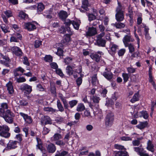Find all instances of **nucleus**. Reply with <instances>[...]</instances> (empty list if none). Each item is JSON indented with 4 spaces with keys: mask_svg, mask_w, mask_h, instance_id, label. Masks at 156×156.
<instances>
[{
    "mask_svg": "<svg viewBox=\"0 0 156 156\" xmlns=\"http://www.w3.org/2000/svg\"><path fill=\"white\" fill-rule=\"evenodd\" d=\"M0 116H3L7 122L11 123L13 121V117H14V115L9 110H7L5 112L3 109L0 108Z\"/></svg>",
    "mask_w": 156,
    "mask_h": 156,
    "instance_id": "f257e3e1",
    "label": "nucleus"
},
{
    "mask_svg": "<svg viewBox=\"0 0 156 156\" xmlns=\"http://www.w3.org/2000/svg\"><path fill=\"white\" fill-rule=\"evenodd\" d=\"M114 115L112 113H108L105 118V125L107 128L110 127L113 125L114 121Z\"/></svg>",
    "mask_w": 156,
    "mask_h": 156,
    "instance_id": "f03ea898",
    "label": "nucleus"
},
{
    "mask_svg": "<svg viewBox=\"0 0 156 156\" xmlns=\"http://www.w3.org/2000/svg\"><path fill=\"white\" fill-rule=\"evenodd\" d=\"M9 128L8 126L4 125L0 126V136L5 138H8L10 136V133L9 132Z\"/></svg>",
    "mask_w": 156,
    "mask_h": 156,
    "instance_id": "7ed1b4c3",
    "label": "nucleus"
},
{
    "mask_svg": "<svg viewBox=\"0 0 156 156\" xmlns=\"http://www.w3.org/2000/svg\"><path fill=\"white\" fill-rule=\"evenodd\" d=\"M104 36L103 33H100L97 36V40L96 41L97 45L99 46L104 47L106 44L105 41L102 38Z\"/></svg>",
    "mask_w": 156,
    "mask_h": 156,
    "instance_id": "20e7f679",
    "label": "nucleus"
},
{
    "mask_svg": "<svg viewBox=\"0 0 156 156\" xmlns=\"http://www.w3.org/2000/svg\"><path fill=\"white\" fill-rule=\"evenodd\" d=\"M38 23L36 22H28L25 23L24 25V28L29 31H32L36 29V24Z\"/></svg>",
    "mask_w": 156,
    "mask_h": 156,
    "instance_id": "39448f33",
    "label": "nucleus"
},
{
    "mask_svg": "<svg viewBox=\"0 0 156 156\" xmlns=\"http://www.w3.org/2000/svg\"><path fill=\"white\" fill-rule=\"evenodd\" d=\"M19 142L16 140H10L4 150H8L16 148L17 147Z\"/></svg>",
    "mask_w": 156,
    "mask_h": 156,
    "instance_id": "423d86ee",
    "label": "nucleus"
},
{
    "mask_svg": "<svg viewBox=\"0 0 156 156\" xmlns=\"http://www.w3.org/2000/svg\"><path fill=\"white\" fill-rule=\"evenodd\" d=\"M11 50L13 54L18 57H21L23 54L21 49L19 47L17 46L12 47Z\"/></svg>",
    "mask_w": 156,
    "mask_h": 156,
    "instance_id": "0eeeda50",
    "label": "nucleus"
},
{
    "mask_svg": "<svg viewBox=\"0 0 156 156\" xmlns=\"http://www.w3.org/2000/svg\"><path fill=\"white\" fill-rule=\"evenodd\" d=\"M41 122L42 126H45L47 124H51L52 120L50 117L48 116H44L41 118Z\"/></svg>",
    "mask_w": 156,
    "mask_h": 156,
    "instance_id": "6e6552de",
    "label": "nucleus"
},
{
    "mask_svg": "<svg viewBox=\"0 0 156 156\" xmlns=\"http://www.w3.org/2000/svg\"><path fill=\"white\" fill-rule=\"evenodd\" d=\"M96 29L93 27H89L88 31L86 32V36L87 37L93 36L97 34Z\"/></svg>",
    "mask_w": 156,
    "mask_h": 156,
    "instance_id": "1a4fd4ad",
    "label": "nucleus"
},
{
    "mask_svg": "<svg viewBox=\"0 0 156 156\" xmlns=\"http://www.w3.org/2000/svg\"><path fill=\"white\" fill-rule=\"evenodd\" d=\"M105 70V71L103 73L102 75L108 80H110L113 77V74L109 69L106 68Z\"/></svg>",
    "mask_w": 156,
    "mask_h": 156,
    "instance_id": "9d476101",
    "label": "nucleus"
},
{
    "mask_svg": "<svg viewBox=\"0 0 156 156\" xmlns=\"http://www.w3.org/2000/svg\"><path fill=\"white\" fill-rule=\"evenodd\" d=\"M2 58L3 59V60H1L0 63L6 67H9L10 66L9 65L10 62V59L8 57L4 55L2 56Z\"/></svg>",
    "mask_w": 156,
    "mask_h": 156,
    "instance_id": "9b49d317",
    "label": "nucleus"
},
{
    "mask_svg": "<svg viewBox=\"0 0 156 156\" xmlns=\"http://www.w3.org/2000/svg\"><path fill=\"white\" fill-rule=\"evenodd\" d=\"M20 114L23 118L25 121L27 123L30 124L32 123L33 120L30 116L23 112H20Z\"/></svg>",
    "mask_w": 156,
    "mask_h": 156,
    "instance_id": "f8f14e48",
    "label": "nucleus"
},
{
    "mask_svg": "<svg viewBox=\"0 0 156 156\" xmlns=\"http://www.w3.org/2000/svg\"><path fill=\"white\" fill-rule=\"evenodd\" d=\"M20 89L22 91H26L29 94L32 91V87L26 83L20 86Z\"/></svg>",
    "mask_w": 156,
    "mask_h": 156,
    "instance_id": "ddd939ff",
    "label": "nucleus"
},
{
    "mask_svg": "<svg viewBox=\"0 0 156 156\" xmlns=\"http://www.w3.org/2000/svg\"><path fill=\"white\" fill-rule=\"evenodd\" d=\"M134 40L132 39L131 36L128 35H125L122 39V41L126 47H127V45L129 44L130 42H133Z\"/></svg>",
    "mask_w": 156,
    "mask_h": 156,
    "instance_id": "4468645a",
    "label": "nucleus"
},
{
    "mask_svg": "<svg viewBox=\"0 0 156 156\" xmlns=\"http://www.w3.org/2000/svg\"><path fill=\"white\" fill-rule=\"evenodd\" d=\"M58 16L59 18L62 20H65L68 16L67 12L63 10L60 11L58 13Z\"/></svg>",
    "mask_w": 156,
    "mask_h": 156,
    "instance_id": "2eb2a0df",
    "label": "nucleus"
},
{
    "mask_svg": "<svg viewBox=\"0 0 156 156\" xmlns=\"http://www.w3.org/2000/svg\"><path fill=\"white\" fill-rule=\"evenodd\" d=\"M47 148L48 151L50 153L54 152L56 150L55 146L52 143H50L48 144L47 146Z\"/></svg>",
    "mask_w": 156,
    "mask_h": 156,
    "instance_id": "dca6fc26",
    "label": "nucleus"
},
{
    "mask_svg": "<svg viewBox=\"0 0 156 156\" xmlns=\"http://www.w3.org/2000/svg\"><path fill=\"white\" fill-rule=\"evenodd\" d=\"M115 19L118 22H121L124 19V15L123 12L116 13L115 15Z\"/></svg>",
    "mask_w": 156,
    "mask_h": 156,
    "instance_id": "f3484780",
    "label": "nucleus"
},
{
    "mask_svg": "<svg viewBox=\"0 0 156 156\" xmlns=\"http://www.w3.org/2000/svg\"><path fill=\"white\" fill-rule=\"evenodd\" d=\"M73 34L72 32L69 33V34L65 35L64 39L61 41V43L64 44H67L69 42L70 39V36Z\"/></svg>",
    "mask_w": 156,
    "mask_h": 156,
    "instance_id": "a211bd4d",
    "label": "nucleus"
},
{
    "mask_svg": "<svg viewBox=\"0 0 156 156\" xmlns=\"http://www.w3.org/2000/svg\"><path fill=\"white\" fill-rule=\"evenodd\" d=\"M110 49L113 53H115L116 51L119 49L118 46L113 42H111L110 44Z\"/></svg>",
    "mask_w": 156,
    "mask_h": 156,
    "instance_id": "6ab92c4d",
    "label": "nucleus"
},
{
    "mask_svg": "<svg viewBox=\"0 0 156 156\" xmlns=\"http://www.w3.org/2000/svg\"><path fill=\"white\" fill-rule=\"evenodd\" d=\"M154 146L152 144L151 141L150 140H148L147 142V149L151 152H153L154 151Z\"/></svg>",
    "mask_w": 156,
    "mask_h": 156,
    "instance_id": "aec40b11",
    "label": "nucleus"
},
{
    "mask_svg": "<svg viewBox=\"0 0 156 156\" xmlns=\"http://www.w3.org/2000/svg\"><path fill=\"white\" fill-rule=\"evenodd\" d=\"M7 90L9 93L10 94L13 93L14 92V89L12 85V83L11 81H9L6 85Z\"/></svg>",
    "mask_w": 156,
    "mask_h": 156,
    "instance_id": "412c9836",
    "label": "nucleus"
},
{
    "mask_svg": "<svg viewBox=\"0 0 156 156\" xmlns=\"http://www.w3.org/2000/svg\"><path fill=\"white\" fill-rule=\"evenodd\" d=\"M59 98L62 101L65 108L68 109L69 105L66 97H63L62 94H61L59 96Z\"/></svg>",
    "mask_w": 156,
    "mask_h": 156,
    "instance_id": "4be33fe9",
    "label": "nucleus"
},
{
    "mask_svg": "<svg viewBox=\"0 0 156 156\" xmlns=\"http://www.w3.org/2000/svg\"><path fill=\"white\" fill-rule=\"evenodd\" d=\"M134 151L140 155L144 152V149L142 147V145L141 144L139 147H136L133 148Z\"/></svg>",
    "mask_w": 156,
    "mask_h": 156,
    "instance_id": "5701e85b",
    "label": "nucleus"
},
{
    "mask_svg": "<svg viewBox=\"0 0 156 156\" xmlns=\"http://www.w3.org/2000/svg\"><path fill=\"white\" fill-rule=\"evenodd\" d=\"M112 25L114 27H115L117 28L118 29L123 28L126 26L124 23L121 22L115 23L112 24Z\"/></svg>",
    "mask_w": 156,
    "mask_h": 156,
    "instance_id": "b1692460",
    "label": "nucleus"
},
{
    "mask_svg": "<svg viewBox=\"0 0 156 156\" xmlns=\"http://www.w3.org/2000/svg\"><path fill=\"white\" fill-rule=\"evenodd\" d=\"M115 156H129L127 152L125 150L119 151L115 152Z\"/></svg>",
    "mask_w": 156,
    "mask_h": 156,
    "instance_id": "393cba45",
    "label": "nucleus"
},
{
    "mask_svg": "<svg viewBox=\"0 0 156 156\" xmlns=\"http://www.w3.org/2000/svg\"><path fill=\"white\" fill-rule=\"evenodd\" d=\"M53 9H50L48 11H47L46 13L47 14H44V16L48 19H51L52 18V15L53 14Z\"/></svg>",
    "mask_w": 156,
    "mask_h": 156,
    "instance_id": "a878e982",
    "label": "nucleus"
},
{
    "mask_svg": "<svg viewBox=\"0 0 156 156\" xmlns=\"http://www.w3.org/2000/svg\"><path fill=\"white\" fill-rule=\"evenodd\" d=\"M147 121L140 122V123L136 126V127L138 128L141 129L144 128L147 126Z\"/></svg>",
    "mask_w": 156,
    "mask_h": 156,
    "instance_id": "bb28decb",
    "label": "nucleus"
},
{
    "mask_svg": "<svg viewBox=\"0 0 156 156\" xmlns=\"http://www.w3.org/2000/svg\"><path fill=\"white\" fill-rule=\"evenodd\" d=\"M89 5V3L88 0H83L82 2V5L81 7L84 9L85 11H88V6Z\"/></svg>",
    "mask_w": 156,
    "mask_h": 156,
    "instance_id": "cd10ccee",
    "label": "nucleus"
},
{
    "mask_svg": "<svg viewBox=\"0 0 156 156\" xmlns=\"http://www.w3.org/2000/svg\"><path fill=\"white\" fill-rule=\"evenodd\" d=\"M91 58L96 62H99L101 56L97 54H92L90 55Z\"/></svg>",
    "mask_w": 156,
    "mask_h": 156,
    "instance_id": "c85d7f7f",
    "label": "nucleus"
},
{
    "mask_svg": "<svg viewBox=\"0 0 156 156\" xmlns=\"http://www.w3.org/2000/svg\"><path fill=\"white\" fill-rule=\"evenodd\" d=\"M118 5L116 7V13H119L121 12H123L122 11L123 7L121 5V3L119 1H118Z\"/></svg>",
    "mask_w": 156,
    "mask_h": 156,
    "instance_id": "c756f323",
    "label": "nucleus"
},
{
    "mask_svg": "<svg viewBox=\"0 0 156 156\" xmlns=\"http://www.w3.org/2000/svg\"><path fill=\"white\" fill-rule=\"evenodd\" d=\"M2 31L5 33H6L10 32L9 27L4 24H2L0 26Z\"/></svg>",
    "mask_w": 156,
    "mask_h": 156,
    "instance_id": "7c9ffc66",
    "label": "nucleus"
},
{
    "mask_svg": "<svg viewBox=\"0 0 156 156\" xmlns=\"http://www.w3.org/2000/svg\"><path fill=\"white\" fill-rule=\"evenodd\" d=\"M140 114L139 117H143L145 119H147L148 117V114L146 111H142L140 112Z\"/></svg>",
    "mask_w": 156,
    "mask_h": 156,
    "instance_id": "2f4dec72",
    "label": "nucleus"
},
{
    "mask_svg": "<svg viewBox=\"0 0 156 156\" xmlns=\"http://www.w3.org/2000/svg\"><path fill=\"white\" fill-rule=\"evenodd\" d=\"M57 106L58 110L60 112H63L64 110V109L59 100H58L57 101Z\"/></svg>",
    "mask_w": 156,
    "mask_h": 156,
    "instance_id": "473e14b6",
    "label": "nucleus"
},
{
    "mask_svg": "<svg viewBox=\"0 0 156 156\" xmlns=\"http://www.w3.org/2000/svg\"><path fill=\"white\" fill-rule=\"evenodd\" d=\"M62 135L58 133L55 134L51 138L52 141H57L59 139H62Z\"/></svg>",
    "mask_w": 156,
    "mask_h": 156,
    "instance_id": "72a5a7b5",
    "label": "nucleus"
},
{
    "mask_svg": "<svg viewBox=\"0 0 156 156\" xmlns=\"http://www.w3.org/2000/svg\"><path fill=\"white\" fill-rule=\"evenodd\" d=\"M85 109V107L83 104L80 103L78 105L76 108V110L78 112H82Z\"/></svg>",
    "mask_w": 156,
    "mask_h": 156,
    "instance_id": "f704fd0d",
    "label": "nucleus"
},
{
    "mask_svg": "<svg viewBox=\"0 0 156 156\" xmlns=\"http://www.w3.org/2000/svg\"><path fill=\"white\" fill-rule=\"evenodd\" d=\"M66 73L69 76L71 75L73 73V68L69 66H68L66 67Z\"/></svg>",
    "mask_w": 156,
    "mask_h": 156,
    "instance_id": "c9c22d12",
    "label": "nucleus"
},
{
    "mask_svg": "<svg viewBox=\"0 0 156 156\" xmlns=\"http://www.w3.org/2000/svg\"><path fill=\"white\" fill-rule=\"evenodd\" d=\"M80 21H76L73 20L72 25L74 27V28L76 30H78L80 25Z\"/></svg>",
    "mask_w": 156,
    "mask_h": 156,
    "instance_id": "e433bc0d",
    "label": "nucleus"
},
{
    "mask_svg": "<svg viewBox=\"0 0 156 156\" xmlns=\"http://www.w3.org/2000/svg\"><path fill=\"white\" fill-rule=\"evenodd\" d=\"M19 16L22 19L25 20L28 17V15L23 11L20 12L19 13Z\"/></svg>",
    "mask_w": 156,
    "mask_h": 156,
    "instance_id": "4c0bfd02",
    "label": "nucleus"
},
{
    "mask_svg": "<svg viewBox=\"0 0 156 156\" xmlns=\"http://www.w3.org/2000/svg\"><path fill=\"white\" fill-rule=\"evenodd\" d=\"M90 99L93 101L94 103H98L100 100V98L98 97L93 95L91 96Z\"/></svg>",
    "mask_w": 156,
    "mask_h": 156,
    "instance_id": "58836bf2",
    "label": "nucleus"
},
{
    "mask_svg": "<svg viewBox=\"0 0 156 156\" xmlns=\"http://www.w3.org/2000/svg\"><path fill=\"white\" fill-rule=\"evenodd\" d=\"M91 82L93 85H96V83H98V81L97 77V75H94L91 78Z\"/></svg>",
    "mask_w": 156,
    "mask_h": 156,
    "instance_id": "ea45409f",
    "label": "nucleus"
},
{
    "mask_svg": "<svg viewBox=\"0 0 156 156\" xmlns=\"http://www.w3.org/2000/svg\"><path fill=\"white\" fill-rule=\"evenodd\" d=\"M77 103L78 101L75 100L70 101L69 102V104L71 108H72L74 106H76Z\"/></svg>",
    "mask_w": 156,
    "mask_h": 156,
    "instance_id": "a19ab883",
    "label": "nucleus"
},
{
    "mask_svg": "<svg viewBox=\"0 0 156 156\" xmlns=\"http://www.w3.org/2000/svg\"><path fill=\"white\" fill-rule=\"evenodd\" d=\"M127 47H128L130 53H133L135 51V48L133 44L130 43L127 45Z\"/></svg>",
    "mask_w": 156,
    "mask_h": 156,
    "instance_id": "79ce46f5",
    "label": "nucleus"
},
{
    "mask_svg": "<svg viewBox=\"0 0 156 156\" xmlns=\"http://www.w3.org/2000/svg\"><path fill=\"white\" fill-rule=\"evenodd\" d=\"M138 95V93L135 94L133 96L132 99L130 100V101L132 103H133L134 102L138 101L139 100Z\"/></svg>",
    "mask_w": 156,
    "mask_h": 156,
    "instance_id": "37998d69",
    "label": "nucleus"
},
{
    "mask_svg": "<svg viewBox=\"0 0 156 156\" xmlns=\"http://www.w3.org/2000/svg\"><path fill=\"white\" fill-rule=\"evenodd\" d=\"M37 140V147L40 150H41L42 148V142L41 141V140L39 138H36Z\"/></svg>",
    "mask_w": 156,
    "mask_h": 156,
    "instance_id": "c03bdc74",
    "label": "nucleus"
},
{
    "mask_svg": "<svg viewBox=\"0 0 156 156\" xmlns=\"http://www.w3.org/2000/svg\"><path fill=\"white\" fill-rule=\"evenodd\" d=\"M44 9V5L42 3H38L37 6V11L41 12Z\"/></svg>",
    "mask_w": 156,
    "mask_h": 156,
    "instance_id": "a18cd8bd",
    "label": "nucleus"
},
{
    "mask_svg": "<svg viewBox=\"0 0 156 156\" xmlns=\"http://www.w3.org/2000/svg\"><path fill=\"white\" fill-rule=\"evenodd\" d=\"M44 126L42 133L43 135H45L48 134L50 131L51 130L50 128H48L45 126Z\"/></svg>",
    "mask_w": 156,
    "mask_h": 156,
    "instance_id": "49530a36",
    "label": "nucleus"
},
{
    "mask_svg": "<svg viewBox=\"0 0 156 156\" xmlns=\"http://www.w3.org/2000/svg\"><path fill=\"white\" fill-rule=\"evenodd\" d=\"M64 21V24L67 27H69L71 24H72L73 20H71L69 19H66Z\"/></svg>",
    "mask_w": 156,
    "mask_h": 156,
    "instance_id": "de8ad7c7",
    "label": "nucleus"
},
{
    "mask_svg": "<svg viewBox=\"0 0 156 156\" xmlns=\"http://www.w3.org/2000/svg\"><path fill=\"white\" fill-rule=\"evenodd\" d=\"M122 76L123 77L124 82H126L129 78V75L128 74L126 73H123Z\"/></svg>",
    "mask_w": 156,
    "mask_h": 156,
    "instance_id": "09e8293b",
    "label": "nucleus"
},
{
    "mask_svg": "<svg viewBox=\"0 0 156 156\" xmlns=\"http://www.w3.org/2000/svg\"><path fill=\"white\" fill-rule=\"evenodd\" d=\"M127 69L128 72L130 73H133L136 71V69L133 68L132 66L127 68Z\"/></svg>",
    "mask_w": 156,
    "mask_h": 156,
    "instance_id": "8fccbe9b",
    "label": "nucleus"
},
{
    "mask_svg": "<svg viewBox=\"0 0 156 156\" xmlns=\"http://www.w3.org/2000/svg\"><path fill=\"white\" fill-rule=\"evenodd\" d=\"M131 55V57L132 58H137L138 57L140 56V53L138 51L134 53H133Z\"/></svg>",
    "mask_w": 156,
    "mask_h": 156,
    "instance_id": "3c124183",
    "label": "nucleus"
},
{
    "mask_svg": "<svg viewBox=\"0 0 156 156\" xmlns=\"http://www.w3.org/2000/svg\"><path fill=\"white\" fill-rule=\"evenodd\" d=\"M26 81V79L23 77H20L19 78H16V81L18 83H20L25 82Z\"/></svg>",
    "mask_w": 156,
    "mask_h": 156,
    "instance_id": "603ef678",
    "label": "nucleus"
},
{
    "mask_svg": "<svg viewBox=\"0 0 156 156\" xmlns=\"http://www.w3.org/2000/svg\"><path fill=\"white\" fill-rule=\"evenodd\" d=\"M44 60L46 62H51L52 60V57L50 55H46L44 58Z\"/></svg>",
    "mask_w": 156,
    "mask_h": 156,
    "instance_id": "864d4df0",
    "label": "nucleus"
},
{
    "mask_svg": "<svg viewBox=\"0 0 156 156\" xmlns=\"http://www.w3.org/2000/svg\"><path fill=\"white\" fill-rule=\"evenodd\" d=\"M72 58L70 57L66 58L64 59V62L66 65L69 64L72 62Z\"/></svg>",
    "mask_w": 156,
    "mask_h": 156,
    "instance_id": "5fc2aeb1",
    "label": "nucleus"
},
{
    "mask_svg": "<svg viewBox=\"0 0 156 156\" xmlns=\"http://www.w3.org/2000/svg\"><path fill=\"white\" fill-rule=\"evenodd\" d=\"M89 20L90 21L94 20L96 19V16L92 14H89L88 15Z\"/></svg>",
    "mask_w": 156,
    "mask_h": 156,
    "instance_id": "6e6d98bb",
    "label": "nucleus"
},
{
    "mask_svg": "<svg viewBox=\"0 0 156 156\" xmlns=\"http://www.w3.org/2000/svg\"><path fill=\"white\" fill-rule=\"evenodd\" d=\"M4 13L8 18L12 16V12L10 10H8L4 11Z\"/></svg>",
    "mask_w": 156,
    "mask_h": 156,
    "instance_id": "4d7b16f0",
    "label": "nucleus"
},
{
    "mask_svg": "<svg viewBox=\"0 0 156 156\" xmlns=\"http://www.w3.org/2000/svg\"><path fill=\"white\" fill-rule=\"evenodd\" d=\"M37 89L41 91H44L45 89L40 84H37Z\"/></svg>",
    "mask_w": 156,
    "mask_h": 156,
    "instance_id": "13d9d810",
    "label": "nucleus"
},
{
    "mask_svg": "<svg viewBox=\"0 0 156 156\" xmlns=\"http://www.w3.org/2000/svg\"><path fill=\"white\" fill-rule=\"evenodd\" d=\"M99 29H100V31L101 32V33H103L104 34V35H105V33L104 32V31L105 29V27L102 24H101V25H99Z\"/></svg>",
    "mask_w": 156,
    "mask_h": 156,
    "instance_id": "bf43d9fd",
    "label": "nucleus"
},
{
    "mask_svg": "<svg viewBox=\"0 0 156 156\" xmlns=\"http://www.w3.org/2000/svg\"><path fill=\"white\" fill-rule=\"evenodd\" d=\"M44 110L45 111L51 112H55L56 111L55 109L49 107L45 108H44Z\"/></svg>",
    "mask_w": 156,
    "mask_h": 156,
    "instance_id": "052dcab7",
    "label": "nucleus"
},
{
    "mask_svg": "<svg viewBox=\"0 0 156 156\" xmlns=\"http://www.w3.org/2000/svg\"><path fill=\"white\" fill-rule=\"evenodd\" d=\"M41 44V41L38 40H36L35 41L34 46L35 48L39 47Z\"/></svg>",
    "mask_w": 156,
    "mask_h": 156,
    "instance_id": "680f3d73",
    "label": "nucleus"
},
{
    "mask_svg": "<svg viewBox=\"0 0 156 156\" xmlns=\"http://www.w3.org/2000/svg\"><path fill=\"white\" fill-rule=\"evenodd\" d=\"M125 52V49H121L118 52V54L119 56H122L124 55Z\"/></svg>",
    "mask_w": 156,
    "mask_h": 156,
    "instance_id": "e2e57ef3",
    "label": "nucleus"
},
{
    "mask_svg": "<svg viewBox=\"0 0 156 156\" xmlns=\"http://www.w3.org/2000/svg\"><path fill=\"white\" fill-rule=\"evenodd\" d=\"M82 79L81 77H80L78 78L76 80V83L77 86L79 87L82 83Z\"/></svg>",
    "mask_w": 156,
    "mask_h": 156,
    "instance_id": "0e129e2a",
    "label": "nucleus"
},
{
    "mask_svg": "<svg viewBox=\"0 0 156 156\" xmlns=\"http://www.w3.org/2000/svg\"><path fill=\"white\" fill-rule=\"evenodd\" d=\"M132 144L134 146H139L140 144V142L138 140H135L132 141Z\"/></svg>",
    "mask_w": 156,
    "mask_h": 156,
    "instance_id": "69168bd1",
    "label": "nucleus"
},
{
    "mask_svg": "<svg viewBox=\"0 0 156 156\" xmlns=\"http://www.w3.org/2000/svg\"><path fill=\"white\" fill-rule=\"evenodd\" d=\"M63 53V50L60 48H58L57 51L56 53L57 55L59 56L62 55Z\"/></svg>",
    "mask_w": 156,
    "mask_h": 156,
    "instance_id": "338daca9",
    "label": "nucleus"
},
{
    "mask_svg": "<svg viewBox=\"0 0 156 156\" xmlns=\"http://www.w3.org/2000/svg\"><path fill=\"white\" fill-rule=\"evenodd\" d=\"M50 91L52 94H56V88L54 85L51 87Z\"/></svg>",
    "mask_w": 156,
    "mask_h": 156,
    "instance_id": "774afa93",
    "label": "nucleus"
}]
</instances>
